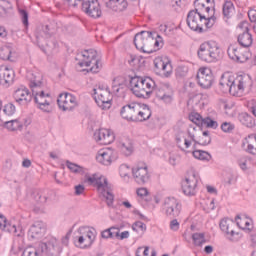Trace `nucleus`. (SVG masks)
I'll return each instance as SVG.
<instances>
[{"label": "nucleus", "mask_w": 256, "mask_h": 256, "mask_svg": "<svg viewBox=\"0 0 256 256\" xmlns=\"http://www.w3.org/2000/svg\"><path fill=\"white\" fill-rule=\"evenodd\" d=\"M252 83L250 75L244 74L235 77L226 73L221 76L218 87L222 93H230L233 97H243L245 89L251 87Z\"/></svg>", "instance_id": "f257e3e1"}, {"label": "nucleus", "mask_w": 256, "mask_h": 256, "mask_svg": "<svg viewBox=\"0 0 256 256\" xmlns=\"http://www.w3.org/2000/svg\"><path fill=\"white\" fill-rule=\"evenodd\" d=\"M30 89L36 103V107L43 113L53 112V98L51 94L45 93L43 86V77L41 75L30 78Z\"/></svg>", "instance_id": "f03ea898"}, {"label": "nucleus", "mask_w": 256, "mask_h": 256, "mask_svg": "<svg viewBox=\"0 0 256 256\" xmlns=\"http://www.w3.org/2000/svg\"><path fill=\"white\" fill-rule=\"evenodd\" d=\"M130 89L140 99H149L155 89V80L151 77L134 76L130 78Z\"/></svg>", "instance_id": "7ed1b4c3"}, {"label": "nucleus", "mask_w": 256, "mask_h": 256, "mask_svg": "<svg viewBox=\"0 0 256 256\" xmlns=\"http://www.w3.org/2000/svg\"><path fill=\"white\" fill-rule=\"evenodd\" d=\"M215 23H217L215 15L207 16L201 13L199 9L191 10L187 15L188 27L192 31H197L198 33H203V27L211 29Z\"/></svg>", "instance_id": "20e7f679"}, {"label": "nucleus", "mask_w": 256, "mask_h": 256, "mask_svg": "<svg viewBox=\"0 0 256 256\" xmlns=\"http://www.w3.org/2000/svg\"><path fill=\"white\" fill-rule=\"evenodd\" d=\"M85 183L96 187L100 197H103L105 199L106 204L109 207H113L115 195H113V190L111 189V186L109 185V182L107 181V178L105 176H99L97 174L88 176L85 179Z\"/></svg>", "instance_id": "39448f33"}, {"label": "nucleus", "mask_w": 256, "mask_h": 256, "mask_svg": "<svg viewBox=\"0 0 256 256\" xmlns=\"http://www.w3.org/2000/svg\"><path fill=\"white\" fill-rule=\"evenodd\" d=\"M64 7H75L81 4V10L92 19H99L103 15L101 4L98 0H62Z\"/></svg>", "instance_id": "423d86ee"}, {"label": "nucleus", "mask_w": 256, "mask_h": 256, "mask_svg": "<svg viewBox=\"0 0 256 256\" xmlns=\"http://www.w3.org/2000/svg\"><path fill=\"white\" fill-rule=\"evenodd\" d=\"M197 55L205 63H217L223 57V50L217 42L207 41L199 46Z\"/></svg>", "instance_id": "0eeeda50"}, {"label": "nucleus", "mask_w": 256, "mask_h": 256, "mask_svg": "<svg viewBox=\"0 0 256 256\" xmlns=\"http://www.w3.org/2000/svg\"><path fill=\"white\" fill-rule=\"evenodd\" d=\"M76 60L79 61V67H90L88 71L91 73H99L103 67L97 50H84L77 55Z\"/></svg>", "instance_id": "6e6552de"}, {"label": "nucleus", "mask_w": 256, "mask_h": 256, "mask_svg": "<svg viewBox=\"0 0 256 256\" xmlns=\"http://www.w3.org/2000/svg\"><path fill=\"white\" fill-rule=\"evenodd\" d=\"M78 235L74 237V244L80 249H87L95 243L97 239V230L95 228L82 226L77 230Z\"/></svg>", "instance_id": "1a4fd4ad"}, {"label": "nucleus", "mask_w": 256, "mask_h": 256, "mask_svg": "<svg viewBox=\"0 0 256 256\" xmlns=\"http://www.w3.org/2000/svg\"><path fill=\"white\" fill-rule=\"evenodd\" d=\"M134 45L138 51L151 54V45H153V33L149 31H141L134 37Z\"/></svg>", "instance_id": "9d476101"}, {"label": "nucleus", "mask_w": 256, "mask_h": 256, "mask_svg": "<svg viewBox=\"0 0 256 256\" xmlns=\"http://www.w3.org/2000/svg\"><path fill=\"white\" fill-rule=\"evenodd\" d=\"M93 97L98 107L101 109H111V103L113 101V95L108 88L99 86L93 89Z\"/></svg>", "instance_id": "9b49d317"}, {"label": "nucleus", "mask_w": 256, "mask_h": 256, "mask_svg": "<svg viewBox=\"0 0 256 256\" xmlns=\"http://www.w3.org/2000/svg\"><path fill=\"white\" fill-rule=\"evenodd\" d=\"M132 175H133L134 181H136L138 185H145L146 183H149V181L151 180L149 167L145 162H138L132 168Z\"/></svg>", "instance_id": "f8f14e48"}, {"label": "nucleus", "mask_w": 256, "mask_h": 256, "mask_svg": "<svg viewBox=\"0 0 256 256\" xmlns=\"http://www.w3.org/2000/svg\"><path fill=\"white\" fill-rule=\"evenodd\" d=\"M162 210L170 219L179 217L181 215V202L175 197H167L163 200Z\"/></svg>", "instance_id": "ddd939ff"}, {"label": "nucleus", "mask_w": 256, "mask_h": 256, "mask_svg": "<svg viewBox=\"0 0 256 256\" xmlns=\"http://www.w3.org/2000/svg\"><path fill=\"white\" fill-rule=\"evenodd\" d=\"M39 249L47 256H61V253L63 252L61 242L54 237L49 238L47 242H41L39 244Z\"/></svg>", "instance_id": "4468645a"}, {"label": "nucleus", "mask_w": 256, "mask_h": 256, "mask_svg": "<svg viewBox=\"0 0 256 256\" xmlns=\"http://www.w3.org/2000/svg\"><path fill=\"white\" fill-rule=\"evenodd\" d=\"M153 93L159 99V101H163V103L169 104L173 101V89L169 84H160L153 89Z\"/></svg>", "instance_id": "2eb2a0df"}, {"label": "nucleus", "mask_w": 256, "mask_h": 256, "mask_svg": "<svg viewBox=\"0 0 256 256\" xmlns=\"http://www.w3.org/2000/svg\"><path fill=\"white\" fill-rule=\"evenodd\" d=\"M58 107L62 109V111H73L75 107H77V97L71 93H62L59 95Z\"/></svg>", "instance_id": "dca6fc26"}, {"label": "nucleus", "mask_w": 256, "mask_h": 256, "mask_svg": "<svg viewBox=\"0 0 256 256\" xmlns=\"http://www.w3.org/2000/svg\"><path fill=\"white\" fill-rule=\"evenodd\" d=\"M197 183H199V178L197 177V174L193 173L192 175H189L185 178V180L182 181V191L184 195L187 197H193L197 194Z\"/></svg>", "instance_id": "f3484780"}, {"label": "nucleus", "mask_w": 256, "mask_h": 256, "mask_svg": "<svg viewBox=\"0 0 256 256\" xmlns=\"http://www.w3.org/2000/svg\"><path fill=\"white\" fill-rule=\"evenodd\" d=\"M94 140L99 145H111L115 141V133L111 129L101 128L94 132Z\"/></svg>", "instance_id": "a211bd4d"}, {"label": "nucleus", "mask_w": 256, "mask_h": 256, "mask_svg": "<svg viewBox=\"0 0 256 256\" xmlns=\"http://www.w3.org/2000/svg\"><path fill=\"white\" fill-rule=\"evenodd\" d=\"M197 81L202 89H211L213 85V73H211L210 69L201 68L197 74Z\"/></svg>", "instance_id": "6ab92c4d"}, {"label": "nucleus", "mask_w": 256, "mask_h": 256, "mask_svg": "<svg viewBox=\"0 0 256 256\" xmlns=\"http://www.w3.org/2000/svg\"><path fill=\"white\" fill-rule=\"evenodd\" d=\"M96 160L98 161V163H101V165H111L113 161L117 160V152H115V150L111 148L100 150L98 151Z\"/></svg>", "instance_id": "aec40b11"}, {"label": "nucleus", "mask_w": 256, "mask_h": 256, "mask_svg": "<svg viewBox=\"0 0 256 256\" xmlns=\"http://www.w3.org/2000/svg\"><path fill=\"white\" fill-rule=\"evenodd\" d=\"M154 67L162 72L164 77L173 75V66L169 58L157 57L154 59Z\"/></svg>", "instance_id": "412c9836"}, {"label": "nucleus", "mask_w": 256, "mask_h": 256, "mask_svg": "<svg viewBox=\"0 0 256 256\" xmlns=\"http://www.w3.org/2000/svg\"><path fill=\"white\" fill-rule=\"evenodd\" d=\"M220 229L226 235L230 241H239V233H235V222L231 219L224 218L220 221ZM237 235V238H235Z\"/></svg>", "instance_id": "4be33fe9"}, {"label": "nucleus", "mask_w": 256, "mask_h": 256, "mask_svg": "<svg viewBox=\"0 0 256 256\" xmlns=\"http://www.w3.org/2000/svg\"><path fill=\"white\" fill-rule=\"evenodd\" d=\"M15 81V70L7 66H0V85L10 87Z\"/></svg>", "instance_id": "5701e85b"}, {"label": "nucleus", "mask_w": 256, "mask_h": 256, "mask_svg": "<svg viewBox=\"0 0 256 256\" xmlns=\"http://www.w3.org/2000/svg\"><path fill=\"white\" fill-rule=\"evenodd\" d=\"M192 141H195V134L191 133V131H188L187 134L180 132L176 135V145L181 151L189 149L193 143Z\"/></svg>", "instance_id": "b1692460"}, {"label": "nucleus", "mask_w": 256, "mask_h": 256, "mask_svg": "<svg viewBox=\"0 0 256 256\" xmlns=\"http://www.w3.org/2000/svg\"><path fill=\"white\" fill-rule=\"evenodd\" d=\"M139 103H131L122 107L120 111V115L126 121H132L135 123L137 119V111H138Z\"/></svg>", "instance_id": "393cba45"}, {"label": "nucleus", "mask_w": 256, "mask_h": 256, "mask_svg": "<svg viewBox=\"0 0 256 256\" xmlns=\"http://www.w3.org/2000/svg\"><path fill=\"white\" fill-rule=\"evenodd\" d=\"M14 99L19 105H29L33 99V95L26 87H20L14 92Z\"/></svg>", "instance_id": "a878e982"}, {"label": "nucleus", "mask_w": 256, "mask_h": 256, "mask_svg": "<svg viewBox=\"0 0 256 256\" xmlns=\"http://www.w3.org/2000/svg\"><path fill=\"white\" fill-rule=\"evenodd\" d=\"M227 52L228 57H230L232 61H237V63H245L249 60V52H241V48H238L236 45H230Z\"/></svg>", "instance_id": "bb28decb"}, {"label": "nucleus", "mask_w": 256, "mask_h": 256, "mask_svg": "<svg viewBox=\"0 0 256 256\" xmlns=\"http://www.w3.org/2000/svg\"><path fill=\"white\" fill-rule=\"evenodd\" d=\"M45 231H47V225L43 221H36L31 225L28 235L32 239H41Z\"/></svg>", "instance_id": "cd10ccee"}, {"label": "nucleus", "mask_w": 256, "mask_h": 256, "mask_svg": "<svg viewBox=\"0 0 256 256\" xmlns=\"http://www.w3.org/2000/svg\"><path fill=\"white\" fill-rule=\"evenodd\" d=\"M105 6L114 13H123L129 7L127 0H104Z\"/></svg>", "instance_id": "c85d7f7f"}, {"label": "nucleus", "mask_w": 256, "mask_h": 256, "mask_svg": "<svg viewBox=\"0 0 256 256\" xmlns=\"http://www.w3.org/2000/svg\"><path fill=\"white\" fill-rule=\"evenodd\" d=\"M242 147L246 153L256 155V134H250L242 141Z\"/></svg>", "instance_id": "c756f323"}, {"label": "nucleus", "mask_w": 256, "mask_h": 256, "mask_svg": "<svg viewBox=\"0 0 256 256\" xmlns=\"http://www.w3.org/2000/svg\"><path fill=\"white\" fill-rule=\"evenodd\" d=\"M0 229L2 231H8V233H12L16 235V237H21V233L17 231V226L11 222L7 221V218L3 214H0Z\"/></svg>", "instance_id": "7c9ffc66"}, {"label": "nucleus", "mask_w": 256, "mask_h": 256, "mask_svg": "<svg viewBox=\"0 0 256 256\" xmlns=\"http://www.w3.org/2000/svg\"><path fill=\"white\" fill-rule=\"evenodd\" d=\"M148 119H151V109L147 105L141 106V104H138L135 123H143V121H148Z\"/></svg>", "instance_id": "2f4dec72"}, {"label": "nucleus", "mask_w": 256, "mask_h": 256, "mask_svg": "<svg viewBox=\"0 0 256 256\" xmlns=\"http://www.w3.org/2000/svg\"><path fill=\"white\" fill-rule=\"evenodd\" d=\"M238 43L241 47L245 48H249L253 45V35L249 33V28H246V31L238 36Z\"/></svg>", "instance_id": "473e14b6"}, {"label": "nucleus", "mask_w": 256, "mask_h": 256, "mask_svg": "<svg viewBox=\"0 0 256 256\" xmlns=\"http://www.w3.org/2000/svg\"><path fill=\"white\" fill-rule=\"evenodd\" d=\"M236 225L242 229L243 231H251V227H253V224H251V219L245 217V216H236Z\"/></svg>", "instance_id": "72a5a7b5"}, {"label": "nucleus", "mask_w": 256, "mask_h": 256, "mask_svg": "<svg viewBox=\"0 0 256 256\" xmlns=\"http://www.w3.org/2000/svg\"><path fill=\"white\" fill-rule=\"evenodd\" d=\"M192 143H194L193 149H197L198 145H209V143H211V136H209V131H204L202 136H200L198 139H196L194 135V140H192Z\"/></svg>", "instance_id": "f704fd0d"}, {"label": "nucleus", "mask_w": 256, "mask_h": 256, "mask_svg": "<svg viewBox=\"0 0 256 256\" xmlns=\"http://www.w3.org/2000/svg\"><path fill=\"white\" fill-rule=\"evenodd\" d=\"M238 119L240 121V123H242V125H244L245 127H249L250 129H253V127H255V119L252 118L251 115H249L248 113H241L238 116Z\"/></svg>", "instance_id": "c9c22d12"}, {"label": "nucleus", "mask_w": 256, "mask_h": 256, "mask_svg": "<svg viewBox=\"0 0 256 256\" xmlns=\"http://www.w3.org/2000/svg\"><path fill=\"white\" fill-rule=\"evenodd\" d=\"M4 127L8 131H21L23 129V122L19 121V119L9 120L4 122Z\"/></svg>", "instance_id": "e433bc0d"}, {"label": "nucleus", "mask_w": 256, "mask_h": 256, "mask_svg": "<svg viewBox=\"0 0 256 256\" xmlns=\"http://www.w3.org/2000/svg\"><path fill=\"white\" fill-rule=\"evenodd\" d=\"M125 81L122 78H114L113 82H112V91L113 93H116V95L118 93H123V91H125Z\"/></svg>", "instance_id": "4c0bfd02"}, {"label": "nucleus", "mask_w": 256, "mask_h": 256, "mask_svg": "<svg viewBox=\"0 0 256 256\" xmlns=\"http://www.w3.org/2000/svg\"><path fill=\"white\" fill-rule=\"evenodd\" d=\"M192 155L195 159H199V161H211V154L207 151L194 149Z\"/></svg>", "instance_id": "58836bf2"}, {"label": "nucleus", "mask_w": 256, "mask_h": 256, "mask_svg": "<svg viewBox=\"0 0 256 256\" xmlns=\"http://www.w3.org/2000/svg\"><path fill=\"white\" fill-rule=\"evenodd\" d=\"M192 240L194 242V245H196L197 247H201V245L207 243V240H205V233L192 234Z\"/></svg>", "instance_id": "ea45409f"}, {"label": "nucleus", "mask_w": 256, "mask_h": 256, "mask_svg": "<svg viewBox=\"0 0 256 256\" xmlns=\"http://www.w3.org/2000/svg\"><path fill=\"white\" fill-rule=\"evenodd\" d=\"M189 75V67L187 66H178L176 68L175 76L177 79H185Z\"/></svg>", "instance_id": "a19ab883"}, {"label": "nucleus", "mask_w": 256, "mask_h": 256, "mask_svg": "<svg viewBox=\"0 0 256 256\" xmlns=\"http://www.w3.org/2000/svg\"><path fill=\"white\" fill-rule=\"evenodd\" d=\"M12 49L10 46H2L0 48V59L9 61L11 59Z\"/></svg>", "instance_id": "79ce46f5"}, {"label": "nucleus", "mask_w": 256, "mask_h": 256, "mask_svg": "<svg viewBox=\"0 0 256 256\" xmlns=\"http://www.w3.org/2000/svg\"><path fill=\"white\" fill-rule=\"evenodd\" d=\"M66 167L71 171V173H79L81 175H83V173H85V170L83 169V167H81L75 163H72L69 160L66 161Z\"/></svg>", "instance_id": "37998d69"}, {"label": "nucleus", "mask_w": 256, "mask_h": 256, "mask_svg": "<svg viewBox=\"0 0 256 256\" xmlns=\"http://www.w3.org/2000/svg\"><path fill=\"white\" fill-rule=\"evenodd\" d=\"M202 127H207V129H217V127H219V123L211 117H205L202 122Z\"/></svg>", "instance_id": "c03bdc74"}, {"label": "nucleus", "mask_w": 256, "mask_h": 256, "mask_svg": "<svg viewBox=\"0 0 256 256\" xmlns=\"http://www.w3.org/2000/svg\"><path fill=\"white\" fill-rule=\"evenodd\" d=\"M189 120L192 121V123H195L198 127H203V121L204 118L199 113H191L189 115Z\"/></svg>", "instance_id": "a18cd8bd"}, {"label": "nucleus", "mask_w": 256, "mask_h": 256, "mask_svg": "<svg viewBox=\"0 0 256 256\" xmlns=\"http://www.w3.org/2000/svg\"><path fill=\"white\" fill-rule=\"evenodd\" d=\"M163 47V38L161 36L157 35V38H153V42L151 45V53H155V51H159Z\"/></svg>", "instance_id": "49530a36"}, {"label": "nucleus", "mask_w": 256, "mask_h": 256, "mask_svg": "<svg viewBox=\"0 0 256 256\" xmlns=\"http://www.w3.org/2000/svg\"><path fill=\"white\" fill-rule=\"evenodd\" d=\"M12 5L11 2H9L8 0H0V17L3 15H7V11H9V9H12Z\"/></svg>", "instance_id": "de8ad7c7"}, {"label": "nucleus", "mask_w": 256, "mask_h": 256, "mask_svg": "<svg viewBox=\"0 0 256 256\" xmlns=\"http://www.w3.org/2000/svg\"><path fill=\"white\" fill-rule=\"evenodd\" d=\"M116 230H117L116 227H111L109 229L102 231L101 232L102 239H112V237H115Z\"/></svg>", "instance_id": "09e8293b"}, {"label": "nucleus", "mask_w": 256, "mask_h": 256, "mask_svg": "<svg viewBox=\"0 0 256 256\" xmlns=\"http://www.w3.org/2000/svg\"><path fill=\"white\" fill-rule=\"evenodd\" d=\"M49 37H51V32H49L48 25H46L39 34H36V38L38 41H41V39H49Z\"/></svg>", "instance_id": "8fccbe9b"}, {"label": "nucleus", "mask_w": 256, "mask_h": 256, "mask_svg": "<svg viewBox=\"0 0 256 256\" xmlns=\"http://www.w3.org/2000/svg\"><path fill=\"white\" fill-rule=\"evenodd\" d=\"M15 105L13 103H8L4 106L3 112L5 113V115H7L8 117H12V115H15Z\"/></svg>", "instance_id": "3c124183"}, {"label": "nucleus", "mask_w": 256, "mask_h": 256, "mask_svg": "<svg viewBox=\"0 0 256 256\" xmlns=\"http://www.w3.org/2000/svg\"><path fill=\"white\" fill-rule=\"evenodd\" d=\"M133 231H136V233L144 232L147 230V225L141 221H137L132 225Z\"/></svg>", "instance_id": "603ef678"}, {"label": "nucleus", "mask_w": 256, "mask_h": 256, "mask_svg": "<svg viewBox=\"0 0 256 256\" xmlns=\"http://www.w3.org/2000/svg\"><path fill=\"white\" fill-rule=\"evenodd\" d=\"M121 151L124 153V155L129 156V155H131V153H133V145L129 142L122 143Z\"/></svg>", "instance_id": "864d4df0"}, {"label": "nucleus", "mask_w": 256, "mask_h": 256, "mask_svg": "<svg viewBox=\"0 0 256 256\" xmlns=\"http://www.w3.org/2000/svg\"><path fill=\"white\" fill-rule=\"evenodd\" d=\"M231 13H233V3L226 2L223 5V15H224V17H229V15H231Z\"/></svg>", "instance_id": "5fc2aeb1"}, {"label": "nucleus", "mask_w": 256, "mask_h": 256, "mask_svg": "<svg viewBox=\"0 0 256 256\" xmlns=\"http://www.w3.org/2000/svg\"><path fill=\"white\" fill-rule=\"evenodd\" d=\"M131 172V168L127 166V164H122L119 167L120 177H129V173Z\"/></svg>", "instance_id": "6e6d98bb"}, {"label": "nucleus", "mask_w": 256, "mask_h": 256, "mask_svg": "<svg viewBox=\"0 0 256 256\" xmlns=\"http://www.w3.org/2000/svg\"><path fill=\"white\" fill-rule=\"evenodd\" d=\"M19 14H20V17L22 19L23 25H25V27H27L29 25V13H27L23 9H20Z\"/></svg>", "instance_id": "4d7b16f0"}, {"label": "nucleus", "mask_w": 256, "mask_h": 256, "mask_svg": "<svg viewBox=\"0 0 256 256\" xmlns=\"http://www.w3.org/2000/svg\"><path fill=\"white\" fill-rule=\"evenodd\" d=\"M194 5L196 7L195 9H198V11H200V13H202L203 9L207 13H209V11H211V7L205 6V4H203V3H199V0H195Z\"/></svg>", "instance_id": "13d9d810"}, {"label": "nucleus", "mask_w": 256, "mask_h": 256, "mask_svg": "<svg viewBox=\"0 0 256 256\" xmlns=\"http://www.w3.org/2000/svg\"><path fill=\"white\" fill-rule=\"evenodd\" d=\"M233 129H235V126L233 124H231L230 122H224L221 125V130L224 133H231V131H233Z\"/></svg>", "instance_id": "bf43d9fd"}, {"label": "nucleus", "mask_w": 256, "mask_h": 256, "mask_svg": "<svg viewBox=\"0 0 256 256\" xmlns=\"http://www.w3.org/2000/svg\"><path fill=\"white\" fill-rule=\"evenodd\" d=\"M115 237L123 241V239H129V231L119 232V228H116Z\"/></svg>", "instance_id": "052dcab7"}, {"label": "nucleus", "mask_w": 256, "mask_h": 256, "mask_svg": "<svg viewBox=\"0 0 256 256\" xmlns=\"http://www.w3.org/2000/svg\"><path fill=\"white\" fill-rule=\"evenodd\" d=\"M22 256H37V250L34 247H27L24 249Z\"/></svg>", "instance_id": "680f3d73"}, {"label": "nucleus", "mask_w": 256, "mask_h": 256, "mask_svg": "<svg viewBox=\"0 0 256 256\" xmlns=\"http://www.w3.org/2000/svg\"><path fill=\"white\" fill-rule=\"evenodd\" d=\"M136 256H149V247L143 248H138L136 251Z\"/></svg>", "instance_id": "e2e57ef3"}, {"label": "nucleus", "mask_w": 256, "mask_h": 256, "mask_svg": "<svg viewBox=\"0 0 256 256\" xmlns=\"http://www.w3.org/2000/svg\"><path fill=\"white\" fill-rule=\"evenodd\" d=\"M179 221H177V219H173L170 222V229L171 231H179Z\"/></svg>", "instance_id": "0e129e2a"}, {"label": "nucleus", "mask_w": 256, "mask_h": 256, "mask_svg": "<svg viewBox=\"0 0 256 256\" xmlns=\"http://www.w3.org/2000/svg\"><path fill=\"white\" fill-rule=\"evenodd\" d=\"M136 193L138 197H147L149 190H147V188H139Z\"/></svg>", "instance_id": "69168bd1"}, {"label": "nucleus", "mask_w": 256, "mask_h": 256, "mask_svg": "<svg viewBox=\"0 0 256 256\" xmlns=\"http://www.w3.org/2000/svg\"><path fill=\"white\" fill-rule=\"evenodd\" d=\"M248 17H249V20L251 21V23H256V10L255 9L249 10Z\"/></svg>", "instance_id": "338daca9"}, {"label": "nucleus", "mask_w": 256, "mask_h": 256, "mask_svg": "<svg viewBox=\"0 0 256 256\" xmlns=\"http://www.w3.org/2000/svg\"><path fill=\"white\" fill-rule=\"evenodd\" d=\"M249 111L252 113V115H254V117H256V102L252 101L249 104Z\"/></svg>", "instance_id": "774afa93"}]
</instances>
